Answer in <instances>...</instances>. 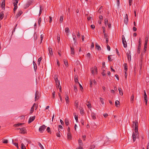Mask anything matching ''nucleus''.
Here are the masks:
<instances>
[{"label": "nucleus", "mask_w": 149, "mask_h": 149, "mask_svg": "<svg viewBox=\"0 0 149 149\" xmlns=\"http://www.w3.org/2000/svg\"><path fill=\"white\" fill-rule=\"evenodd\" d=\"M133 126H135V133H133L132 136L133 141L134 142L136 140V137L138 136L139 134L138 128V122L137 120H135L133 122Z\"/></svg>", "instance_id": "f257e3e1"}, {"label": "nucleus", "mask_w": 149, "mask_h": 149, "mask_svg": "<svg viewBox=\"0 0 149 149\" xmlns=\"http://www.w3.org/2000/svg\"><path fill=\"white\" fill-rule=\"evenodd\" d=\"M148 36H146L145 38V40L144 43V52H146L147 48V43L148 41Z\"/></svg>", "instance_id": "f03ea898"}, {"label": "nucleus", "mask_w": 149, "mask_h": 149, "mask_svg": "<svg viewBox=\"0 0 149 149\" xmlns=\"http://www.w3.org/2000/svg\"><path fill=\"white\" fill-rule=\"evenodd\" d=\"M16 130H19V132L22 134H25V133H26V130L24 127L22 128H17Z\"/></svg>", "instance_id": "7ed1b4c3"}, {"label": "nucleus", "mask_w": 149, "mask_h": 149, "mask_svg": "<svg viewBox=\"0 0 149 149\" xmlns=\"http://www.w3.org/2000/svg\"><path fill=\"white\" fill-rule=\"evenodd\" d=\"M122 41L124 47L125 48L127 46V42L125 40V36L124 35L122 36Z\"/></svg>", "instance_id": "20e7f679"}, {"label": "nucleus", "mask_w": 149, "mask_h": 149, "mask_svg": "<svg viewBox=\"0 0 149 149\" xmlns=\"http://www.w3.org/2000/svg\"><path fill=\"white\" fill-rule=\"evenodd\" d=\"M126 55L128 59V61H131V52L130 51L128 50V51L126 53Z\"/></svg>", "instance_id": "39448f33"}, {"label": "nucleus", "mask_w": 149, "mask_h": 149, "mask_svg": "<svg viewBox=\"0 0 149 149\" xmlns=\"http://www.w3.org/2000/svg\"><path fill=\"white\" fill-rule=\"evenodd\" d=\"M46 127L44 125H43L39 127V131L41 133L45 129Z\"/></svg>", "instance_id": "423d86ee"}, {"label": "nucleus", "mask_w": 149, "mask_h": 149, "mask_svg": "<svg viewBox=\"0 0 149 149\" xmlns=\"http://www.w3.org/2000/svg\"><path fill=\"white\" fill-rule=\"evenodd\" d=\"M56 83V88H59V90L60 92L61 91V86H60H60V82L59 81H57L56 82H55Z\"/></svg>", "instance_id": "0eeeda50"}, {"label": "nucleus", "mask_w": 149, "mask_h": 149, "mask_svg": "<svg viewBox=\"0 0 149 149\" xmlns=\"http://www.w3.org/2000/svg\"><path fill=\"white\" fill-rule=\"evenodd\" d=\"M70 52L71 54L72 55H74V50L73 45H72L71 46H70Z\"/></svg>", "instance_id": "6e6552de"}, {"label": "nucleus", "mask_w": 149, "mask_h": 149, "mask_svg": "<svg viewBox=\"0 0 149 149\" xmlns=\"http://www.w3.org/2000/svg\"><path fill=\"white\" fill-rule=\"evenodd\" d=\"M35 116L30 117L28 121L29 123H30L33 122L35 119Z\"/></svg>", "instance_id": "1a4fd4ad"}, {"label": "nucleus", "mask_w": 149, "mask_h": 149, "mask_svg": "<svg viewBox=\"0 0 149 149\" xmlns=\"http://www.w3.org/2000/svg\"><path fill=\"white\" fill-rule=\"evenodd\" d=\"M128 16L127 14H126L125 15V16L124 20V23L125 24H127L128 22Z\"/></svg>", "instance_id": "9d476101"}, {"label": "nucleus", "mask_w": 149, "mask_h": 149, "mask_svg": "<svg viewBox=\"0 0 149 149\" xmlns=\"http://www.w3.org/2000/svg\"><path fill=\"white\" fill-rule=\"evenodd\" d=\"M5 0H3L1 3V7L2 8V9H4L5 8Z\"/></svg>", "instance_id": "9b49d317"}, {"label": "nucleus", "mask_w": 149, "mask_h": 149, "mask_svg": "<svg viewBox=\"0 0 149 149\" xmlns=\"http://www.w3.org/2000/svg\"><path fill=\"white\" fill-rule=\"evenodd\" d=\"M35 105H36V104H35V103H34L33 104V106L32 107L31 109L30 112V114H31L33 112V111L34 110V109L35 107Z\"/></svg>", "instance_id": "f8f14e48"}, {"label": "nucleus", "mask_w": 149, "mask_h": 149, "mask_svg": "<svg viewBox=\"0 0 149 149\" xmlns=\"http://www.w3.org/2000/svg\"><path fill=\"white\" fill-rule=\"evenodd\" d=\"M67 137L68 139L70 140L71 139V135L70 132H68Z\"/></svg>", "instance_id": "ddd939ff"}, {"label": "nucleus", "mask_w": 149, "mask_h": 149, "mask_svg": "<svg viewBox=\"0 0 149 149\" xmlns=\"http://www.w3.org/2000/svg\"><path fill=\"white\" fill-rule=\"evenodd\" d=\"M96 114L94 113L91 112V116L93 119H95L96 118Z\"/></svg>", "instance_id": "4468645a"}, {"label": "nucleus", "mask_w": 149, "mask_h": 149, "mask_svg": "<svg viewBox=\"0 0 149 149\" xmlns=\"http://www.w3.org/2000/svg\"><path fill=\"white\" fill-rule=\"evenodd\" d=\"M66 95V97H65V100L66 101V103L67 104L69 102V96L67 95V93H66V94L65 95Z\"/></svg>", "instance_id": "2eb2a0df"}, {"label": "nucleus", "mask_w": 149, "mask_h": 149, "mask_svg": "<svg viewBox=\"0 0 149 149\" xmlns=\"http://www.w3.org/2000/svg\"><path fill=\"white\" fill-rule=\"evenodd\" d=\"M125 71H127V63H125L123 65Z\"/></svg>", "instance_id": "dca6fc26"}, {"label": "nucleus", "mask_w": 149, "mask_h": 149, "mask_svg": "<svg viewBox=\"0 0 149 149\" xmlns=\"http://www.w3.org/2000/svg\"><path fill=\"white\" fill-rule=\"evenodd\" d=\"M23 13V12L22 10L19 11L18 13L16 15V16L17 17H19L20 15H21Z\"/></svg>", "instance_id": "f3484780"}, {"label": "nucleus", "mask_w": 149, "mask_h": 149, "mask_svg": "<svg viewBox=\"0 0 149 149\" xmlns=\"http://www.w3.org/2000/svg\"><path fill=\"white\" fill-rule=\"evenodd\" d=\"M95 47L98 50H100L101 49V48L100 46L96 43L95 44Z\"/></svg>", "instance_id": "a211bd4d"}, {"label": "nucleus", "mask_w": 149, "mask_h": 149, "mask_svg": "<svg viewBox=\"0 0 149 149\" xmlns=\"http://www.w3.org/2000/svg\"><path fill=\"white\" fill-rule=\"evenodd\" d=\"M40 10L39 11V16L41 14L42 11L43 10V8H42V6L41 5H40Z\"/></svg>", "instance_id": "6ab92c4d"}, {"label": "nucleus", "mask_w": 149, "mask_h": 149, "mask_svg": "<svg viewBox=\"0 0 149 149\" xmlns=\"http://www.w3.org/2000/svg\"><path fill=\"white\" fill-rule=\"evenodd\" d=\"M48 50L49 51V53L51 55H52L53 54V52L52 51V49L51 47H49L48 48Z\"/></svg>", "instance_id": "aec40b11"}, {"label": "nucleus", "mask_w": 149, "mask_h": 149, "mask_svg": "<svg viewBox=\"0 0 149 149\" xmlns=\"http://www.w3.org/2000/svg\"><path fill=\"white\" fill-rule=\"evenodd\" d=\"M87 106L89 108H91V105L90 102L88 101L87 104H86Z\"/></svg>", "instance_id": "412c9836"}, {"label": "nucleus", "mask_w": 149, "mask_h": 149, "mask_svg": "<svg viewBox=\"0 0 149 149\" xmlns=\"http://www.w3.org/2000/svg\"><path fill=\"white\" fill-rule=\"evenodd\" d=\"M118 90L119 91L120 94L121 95H123V93L122 89L120 88H119L118 89Z\"/></svg>", "instance_id": "4be33fe9"}, {"label": "nucleus", "mask_w": 149, "mask_h": 149, "mask_svg": "<svg viewBox=\"0 0 149 149\" xmlns=\"http://www.w3.org/2000/svg\"><path fill=\"white\" fill-rule=\"evenodd\" d=\"M35 100H38L39 99V97L38 96V91H36L35 94Z\"/></svg>", "instance_id": "5701e85b"}, {"label": "nucleus", "mask_w": 149, "mask_h": 149, "mask_svg": "<svg viewBox=\"0 0 149 149\" xmlns=\"http://www.w3.org/2000/svg\"><path fill=\"white\" fill-rule=\"evenodd\" d=\"M134 94H132L131 97L130 99V102L131 103H133L134 100Z\"/></svg>", "instance_id": "b1692460"}, {"label": "nucleus", "mask_w": 149, "mask_h": 149, "mask_svg": "<svg viewBox=\"0 0 149 149\" xmlns=\"http://www.w3.org/2000/svg\"><path fill=\"white\" fill-rule=\"evenodd\" d=\"M120 102L118 100H116L115 102V104L116 106L118 107V105H119Z\"/></svg>", "instance_id": "393cba45"}, {"label": "nucleus", "mask_w": 149, "mask_h": 149, "mask_svg": "<svg viewBox=\"0 0 149 149\" xmlns=\"http://www.w3.org/2000/svg\"><path fill=\"white\" fill-rule=\"evenodd\" d=\"M65 122L66 125H68L69 124V120L68 119H65Z\"/></svg>", "instance_id": "a878e982"}, {"label": "nucleus", "mask_w": 149, "mask_h": 149, "mask_svg": "<svg viewBox=\"0 0 149 149\" xmlns=\"http://www.w3.org/2000/svg\"><path fill=\"white\" fill-rule=\"evenodd\" d=\"M141 45H139L138 48V50H137V53L138 54H140V50H141Z\"/></svg>", "instance_id": "bb28decb"}, {"label": "nucleus", "mask_w": 149, "mask_h": 149, "mask_svg": "<svg viewBox=\"0 0 149 149\" xmlns=\"http://www.w3.org/2000/svg\"><path fill=\"white\" fill-rule=\"evenodd\" d=\"M23 124H24V123H18L17 124H15L14 125V126L15 127H17L19 126L20 125Z\"/></svg>", "instance_id": "cd10ccee"}, {"label": "nucleus", "mask_w": 149, "mask_h": 149, "mask_svg": "<svg viewBox=\"0 0 149 149\" xmlns=\"http://www.w3.org/2000/svg\"><path fill=\"white\" fill-rule=\"evenodd\" d=\"M143 97H144V100L146 102V104L147 102L148 101V98H147V95L143 96Z\"/></svg>", "instance_id": "c85d7f7f"}, {"label": "nucleus", "mask_w": 149, "mask_h": 149, "mask_svg": "<svg viewBox=\"0 0 149 149\" xmlns=\"http://www.w3.org/2000/svg\"><path fill=\"white\" fill-rule=\"evenodd\" d=\"M63 62L65 65L67 66L68 65V62L67 60L64 59Z\"/></svg>", "instance_id": "c756f323"}, {"label": "nucleus", "mask_w": 149, "mask_h": 149, "mask_svg": "<svg viewBox=\"0 0 149 149\" xmlns=\"http://www.w3.org/2000/svg\"><path fill=\"white\" fill-rule=\"evenodd\" d=\"M41 60H42L41 57H40L38 59V65H40V61H41Z\"/></svg>", "instance_id": "7c9ffc66"}, {"label": "nucleus", "mask_w": 149, "mask_h": 149, "mask_svg": "<svg viewBox=\"0 0 149 149\" xmlns=\"http://www.w3.org/2000/svg\"><path fill=\"white\" fill-rule=\"evenodd\" d=\"M74 81H75V82L76 83H78L79 84V83L78 82V78L77 77H76V76L75 77Z\"/></svg>", "instance_id": "2f4dec72"}, {"label": "nucleus", "mask_w": 149, "mask_h": 149, "mask_svg": "<svg viewBox=\"0 0 149 149\" xmlns=\"http://www.w3.org/2000/svg\"><path fill=\"white\" fill-rule=\"evenodd\" d=\"M14 7L13 9L14 11H15L17 8V4H14Z\"/></svg>", "instance_id": "473e14b6"}, {"label": "nucleus", "mask_w": 149, "mask_h": 149, "mask_svg": "<svg viewBox=\"0 0 149 149\" xmlns=\"http://www.w3.org/2000/svg\"><path fill=\"white\" fill-rule=\"evenodd\" d=\"M65 31L66 33H69L70 32L69 29L68 27L65 28Z\"/></svg>", "instance_id": "72a5a7b5"}, {"label": "nucleus", "mask_w": 149, "mask_h": 149, "mask_svg": "<svg viewBox=\"0 0 149 149\" xmlns=\"http://www.w3.org/2000/svg\"><path fill=\"white\" fill-rule=\"evenodd\" d=\"M2 142L3 143H7L8 142V140L6 139H2Z\"/></svg>", "instance_id": "f704fd0d"}, {"label": "nucleus", "mask_w": 149, "mask_h": 149, "mask_svg": "<svg viewBox=\"0 0 149 149\" xmlns=\"http://www.w3.org/2000/svg\"><path fill=\"white\" fill-rule=\"evenodd\" d=\"M21 147L22 149H26L25 146L23 143L21 145Z\"/></svg>", "instance_id": "c9c22d12"}, {"label": "nucleus", "mask_w": 149, "mask_h": 149, "mask_svg": "<svg viewBox=\"0 0 149 149\" xmlns=\"http://www.w3.org/2000/svg\"><path fill=\"white\" fill-rule=\"evenodd\" d=\"M74 90L75 92L77 93V86L76 85L74 86Z\"/></svg>", "instance_id": "e433bc0d"}, {"label": "nucleus", "mask_w": 149, "mask_h": 149, "mask_svg": "<svg viewBox=\"0 0 149 149\" xmlns=\"http://www.w3.org/2000/svg\"><path fill=\"white\" fill-rule=\"evenodd\" d=\"M100 101L101 102L102 104H104V102L103 101V99L101 97H100Z\"/></svg>", "instance_id": "4c0bfd02"}, {"label": "nucleus", "mask_w": 149, "mask_h": 149, "mask_svg": "<svg viewBox=\"0 0 149 149\" xmlns=\"http://www.w3.org/2000/svg\"><path fill=\"white\" fill-rule=\"evenodd\" d=\"M33 63L34 65V69L35 70H36L37 69L36 64L34 61H33Z\"/></svg>", "instance_id": "58836bf2"}, {"label": "nucleus", "mask_w": 149, "mask_h": 149, "mask_svg": "<svg viewBox=\"0 0 149 149\" xmlns=\"http://www.w3.org/2000/svg\"><path fill=\"white\" fill-rule=\"evenodd\" d=\"M63 17L62 16H60V22L61 23L63 21Z\"/></svg>", "instance_id": "ea45409f"}, {"label": "nucleus", "mask_w": 149, "mask_h": 149, "mask_svg": "<svg viewBox=\"0 0 149 149\" xmlns=\"http://www.w3.org/2000/svg\"><path fill=\"white\" fill-rule=\"evenodd\" d=\"M14 1L13 2V4H17V5L18 3V1L19 0H14Z\"/></svg>", "instance_id": "a19ab883"}, {"label": "nucleus", "mask_w": 149, "mask_h": 149, "mask_svg": "<svg viewBox=\"0 0 149 149\" xmlns=\"http://www.w3.org/2000/svg\"><path fill=\"white\" fill-rule=\"evenodd\" d=\"M3 13L0 14V20L2 19L3 17Z\"/></svg>", "instance_id": "79ce46f5"}, {"label": "nucleus", "mask_w": 149, "mask_h": 149, "mask_svg": "<svg viewBox=\"0 0 149 149\" xmlns=\"http://www.w3.org/2000/svg\"><path fill=\"white\" fill-rule=\"evenodd\" d=\"M78 143L80 146L82 144V141L81 139H79L78 140Z\"/></svg>", "instance_id": "37998d69"}, {"label": "nucleus", "mask_w": 149, "mask_h": 149, "mask_svg": "<svg viewBox=\"0 0 149 149\" xmlns=\"http://www.w3.org/2000/svg\"><path fill=\"white\" fill-rule=\"evenodd\" d=\"M41 21V17H39L38 19V24L39 26H40V25Z\"/></svg>", "instance_id": "c03bdc74"}, {"label": "nucleus", "mask_w": 149, "mask_h": 149, "mask_svg": "<svg viewBox=\"0 0 149 149\" xmlns=\"http://www.w3.org/2000/svg\"><path fill=\"white\" fill-rule=\"evenodd\" d=\"M38 145L42 149H44V147L40 143H38Z\"/></svg>", "instance_id": "a18cd8bd"}, {"label": "nucleus", "mask_w": 149, "mask_h": 149, "mask_svg": "<svg viewBox=\"0 0 149 149\" xmlns=\"http://www.w3.org/2000/svg\"><path fill=\"white\" fill-rule=\"evenodd\" d=\"M54 79H55V82H56V81H59L58 80L57 77V76L56 75H55V76H54Z\"/></svg>", "instance_id": "49530a36"}, {"label": "nucleus", "mask_w": 149, "mask_h": 149, "mask_svg": "<svg viewBox=\"0 0 149 149\" xmlns=\"http://www.w3.org/2000/svg\"><path fill=\"white\" fill-rule=\"evenodd\" d=\"M75 119L77 122H78V117L77 116H76V115L74 116Z\"/></svg>", "instance_id": "de8ad7c7"}, {"label": "nucleus", "mask_w": 149, "mask_h": 149, "mask_svg": "<svg viewBox=\"0 0 149 149\" xmlns=\"http://www.w3.org/2000/svg\"><path fill=\"white\" fill-rule=\"evenodd\" d=\"M55 92L54 91L52 93V97L54 99L55 97Z\"/></svg>", "instance_id": "09e8293b"}, {"label": "nucleus", "mask_w": 149, "mask_h": 149, "mask_svg": "<svg viewBox=\"0 0 149 149\" xmlns=\"http://www.w3.org/2000/svg\"><path fill=\"white\" fill-rule=\"evenodd\" d=\"M43 35H42V34H41L40 36V40H41V42L40 43H41L42 40H43Z\"/></svg>", "instance_id": "8fccbe9b"}, {"label": "nucleus", "mask_w": 149, "mask_h": 149, "mask_svg": "<svg viewBox=\"0 0 149 149\" xmlns=\"http://www.w3.org/2000/svg\"><path fill=\"white\" fill-rule=\"evenodd\" d=\"M57 40L58 42H59L60 40V37L59 35H58L57 36Z\"/></svg>", "instance_id": "3c124183"}, {"label": "nucleus", "mask_w": 149, "mask_h": 149, "mask_svg": "<svg viewBox=\"0 0 149 149\" xmlns=\"http://www.w3.org/2000/svg\"><path fill=\"white\" fill-rule=\"evenodd\" d=\"M102 28L103 29V33H105V27L104 26L102 27Z\"/></svg>", "instance_id": "603ef678"}, {"label": "nucleus", "mask_w": 149, "mask_h": 149, "mask_svg": "<svg viewBox=\"0 0 149 149\" xmlns=\"http://www.w3.org/2000/svg\"><path fill=\"white\" fill-rule=\"evenodd\" d=\"M111 56H108V60L110 61H111L112 60V59H111V58L110 57Z\"/></svg>", "instance_id": "864d4df0"}, {"label": "nucleus", "mask_w": 149, "mask_h": 149, "mask_svg": "<svg viewBox=\"0 0 149 149\" xmlns=\"http://www.w3.org/2000/svg\"><path fill=\"white\" fill-rule=\"evenodd\" d=\"M59 132H57V133H56V135L57 136H58L59 137H60L61 136V135H60V134L59 133L60 132L59 131Z\"/></svg>", "instance_id": "5fc2aeb1"}, {"label": "nucleus", "mask_w": 149, "mask_h": 149, "mask_svg": "<svg viewBox=\"0 0 149 149\" xmlns=\"http://www.w3.org/2000/svg\"><path fill=\"white\" fill-rule=\"evenodd\" d=\"M47 131L48 133H50V128L49 127L47 128Z\"/></svg>", "instance_id": "6e6d98bb"}, {"label": "nucleus", "mask_w": 149, "mask_h": 149, "mask_svg": "<svg viewBox=\"0 0 149 149\" xmlns=\"http://www.w3.org/2000/svg\"><path fill=\"white\" fill-rule=\"evenodd\" d=\"M107 36H108L107 33H104V38L106 39V38H108Z\"/></svg>", "instance_id": "4d7b16f0"}, {"label": "nucleus", "mask_w": 149, "mask_h": 149, "mask_svg": "<svg viewBox=\"0 0 149 149\" xmlns=\"http://www.w3.org/2000/svg\"><path fill=\"white\" fill-rule=\"evenodd\" d=\"M13 143V144L15 146L17 147V148H18V144L17 143Z\"/></svg>", "instance_id": "13d9d810"}, {"label": "nucleus", "mask_w": 149, "mask_h": 149, "mask_svg": "<svg viewBox=\"0 0 149 149\" xmlns=\"http://www.w3.org/2000/svg\"><path fill=\"white\" fill-rule=\"evenodd\" d=\"M92 83H93V81L92 80H90V86L91 87H92Z\"/></svg>", "instance_id": "bf43d9fd"}, {"label": "nucleus", "mask_w": 149, "mask_h": 149, "mask_svg": "<svg viewBox=\"0 0 149 149\" xmlns=\"http://www.w3.org/2000/svg\"><path fill=\"white\" fill-rule=\"evenodd\" d=\"M91 28L93 29H94L95 28V26L94 25H91Z\"/></svg>", "instance_id": "052dcab7"}, {"label": "nucleus", "mask_w": 149, "mask_h": 149, "mask_svg": "<svg viewBox=\"0 0 149 149\" xmlns=\"http://www.w3.org/2000/svg\"><path fill=\"white\" fill-rule=\"evenodd\" d=\"M107 48L108 51H110V47L108 45H107Z\"/></svg>", "instance_id": "680f3d73"}, {"label": "nucleus", "mask_w": 149, "mask_h": 149, "mask_svg": "<svg viewBox=\"0 0 149 149\" xmlns=\"http://www.w3.org/2000/svg\"><path fill=\"white\" fill-rule=\"evenodd\" d=\"M104 23L105 25L107 24H108V20L107 19H105L104 20Z\"/></svg>", "instance_id": "e2e57ef3"}, {"label": "nucleus", "mask_w": 149, "mask_h": 149, "mask_svg": "<svg viewBox=\"0 0 149 149\" xmlns=\"http://www.w3.org/2000/svg\"><path fill=\"white\" fill-rule=\"evenodd\" d=\"M99 18L100 19V20L102 21L103 19V16L101 15L99 16Z\"/></svg>", "instance_id": "0e129e2a"}, {"label": "nucleus", "mask_w": 149, "mask_h": 149, "mask_svg": "<svg viewBox=\"0 0 149 149\" xmlns=\"http://www.w3.org/2000/svg\"><path fill=\"white\" fill-rule=\"evenodd\" d=\"M116 52L117 54L119 56L120 55V54H119V52H118V49H116Z\"/></svg>", "instance_id": "69168bd1"}, {"label": "nucleus", "mask_w": 149, "mask_h": 149, "mask_svg": "<svg viewBox=\"0 0 149 149\" xmlns=\"http://www.w3.org/2000/svg\"><path fill=\"white\" fill-rule=\"evenodd\" d=\"M79 86L80 88L81 89V91H82V90H83V88L82 86L80 84V83H79Z\"/></svg>", "instance_id": "338daca9"}, {"label": "nucleus", "mask_w": 149, "mask_h": 149, "mask_svg": "<svg viewBox=\"0 0 149 149\" xmlns=\"http://www.w3.org/2000/svg\"><path fill=\"white\" fill-rule=\"evenodd\" d=\"M77 36L78 37V38H80V34L79 33V32H78L77 33Z\"/></svg>", "instance_id": "774afa93"}]
</instances>
